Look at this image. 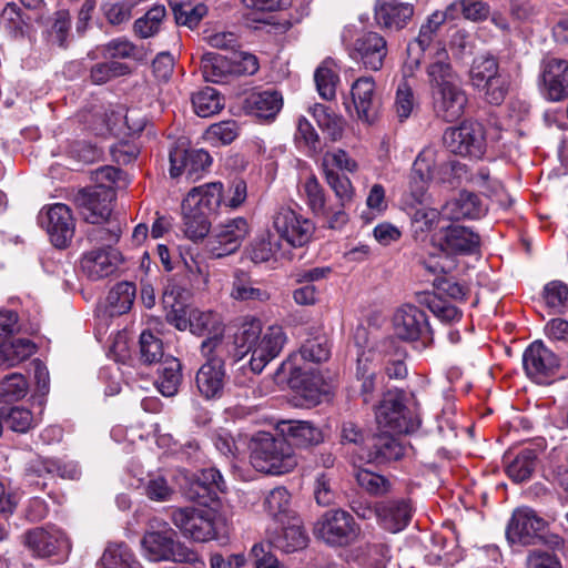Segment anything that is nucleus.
Masks as SVG:
<instances>
[{
	"mask_svg": "<svg viewBox=\"0 0 568 568\" xmlns=\"http://www.w3.org/2000/svg\"><path fill=\"white\" fill-rule=\"evenodd\" d=\"M542 80L548 97L552 101H560L568 97V61L550 58L544 62Z\"/></svg>",
	"mask_w": 568,
	"mask_h": 568,
	"instance_id": "cd10ccee",
	"label": "nucleus"
},
{
	"mask_svg": "<svg viewBox=\"0 0 568 568\" xmlns=\"http://www.w3.org/2000/svg\"><path fill=\"white\" fill-rule=\"evenodd\" d=\"M190 329L199 336L224 334V324L220 314L213 311L193 310L189 314Z\"/></svg>",
	"mask_w": 568,
	"mask_h": 568,
	"instance_id": "e433bc0d",
	"label": "nucleus"
},
{
	"mask_svg": "<svg viewBox=\"0 0 568 568\" xmlns=\"http://www.w3.org/2000/svg\"><path fill=\"white\" fill-rule=\"evenodd\" d=\"M141 547L143 556L154 562L194 564L199 560L194 550L176 539V532L169 523L156 517L149 520Z\"/></svg>",
	"mask_w": 568,
	"mask_h": 568,
	"instance_id": "7ed1b4c3",
	"label": "nucleus"
},
{
	"mask_svg": "<svg viewBox=\"0 0 568 568\" xmlns=\"http://www.w3.org/2000/svg\"><path fill=\"white\" fill-rule=\"evenodd\" d=\"M229 58L233 75L235 77L253 75L260 69L257 58L250 52L237 51L236 49Z\"/></svg>",
	"mask_w": 568,
	"mask_h": 568,
	"instance_id": "338daca9",
	"label": "nucleus"
},
{
	"mask_svg": "<svg viewBox=\"0 0 568 568\" xmlns=\"http://www.w3.org/2000/svg\"><path fill=\"white\" fill-rule=\"evenodd\" d=\"M314 531L331 546H347L357 539L361 528L348 511L331 509L321 516Z\"/></svg>",
	"mask_w": 568,
	"mask_h": 568,
	"instance_id": "0eeeda50",
	"label": "nucleus"
},
{
	"mask_svg": "<svg viewBox=\"0 0 568 568\" xmlns=\"http://www.w3.org/2000/svg\"><path fill=\"white\" fill-rule=\"evenodd\" d=\"M272 225L280 239L293 247H302L307 244L315 230L311 220L297 214L288 206H280L275 211Z\"/></svg>",
	"mask_w": 568,
	"mask_h": 568,
	"instance_id": "9d476101",
	"label": "nucleus"
},
{
	"mask_svg": "<svg viewBox=\"0 0 568 568\" xmlns=\"http://www.w3.org/2000/svg\"><path fill=\"white\" fill-rule=\"evenodd\" d=\"M501 73L498 61L493 55L477 57L471 64L470 81L474 88L484 85L488 80Z\"/></svg>",
	"mask_w": 568,
	"mask_h": 568,
	"instance_id": "8fccbe9b",
	"label": "nucleus"
},
{
	"mask_svg": "<svg viewBox=\"0 0 568 568\" xmlns=\"http://www.w3.org/2000/svg\"><path fill=\"white\" fill-rule=\"evenodd\" d=\"M287 436L292 440V445L300 447H308L318 445L323 442L322 430L310 422L295 420L288 422L286 429Z\"/></svg>",
	"mask_w": 568,
	"mask_h": 568,
	"instance_id": "79ce46f5",
	"label": "nucleus"
},
{
	"mask_svg": "<svg viewBox=\"0 0 568 568\" xmlns=\"http://www.w3.org/2000/svg\"><path fill=\"white\" fill-rule=\"evenodd\" d=\"M202 73L206 81L213 83L225 82L233 75L230 58L214 52H207L202 57Z\"/></svg>",
	"mask_w": 568,
	"mask_h": 568,
	"instance_id": "58836bf2",
	"label": "nucleus"
},
{
	"mask_svg": "<svg viewBox=\"0 0 568 568\" xmlns=\"http://www.w3.org/2000/svg\"><path fill=\"white\" fill-rule=\"evenodd\" d=\"M545 527L546 520L535 510L527 507L518 508L507 525L506 537L510 544L535 545L541 538Z\"/></svg>",
	"mask_w": 568,
	"mask_h": 568,
	"instance_id": "4468645a",
	"label": "nucleus"
},
{
	"mask_svg": "<svg viewBox=\"0 0 568 568\" xmlns=\"http://www.w3.org/2000/svg\"><path fill=\"white\" fill-rule=\"evenodd\" d=\"M100 561L102 568H140L139 564L132 559L129 548L123 544L109 546Z\"/></svg>",
	"mask_w": 568,
	"mask_h": 568,
	"instance_id": "3c124183",
	"label": "nucleus"
},
{
	"mask_svg": "<svg viewBox=\"0 0 568 568\" xmlns=\"http://www.w3.org/2000/svg\"><path fill=\"white\" fill-rule=\"evenodd\" d=\"M375 353L373 351L363 352L357 358L356 365V385L363 398L364 404H368L373 399L376 388V366L373 364Z\"/></svg>",
	"mask_w": 568,
	"mask_h": 568,
	"instance_id": "473e14b6",
	"label": "nucleus"
},
{
	"mask_svg": "<svg viewBox=\"0 0 568 568\" xmlns=\"http://www.w3.org/2000/svg\"><path fill=\"white\" fill-rule=\"evenodd\" d=\"M36 352V345L28 338H17L3 345L1 355L9 366H14L29 358Z\"/></svg>",
	"mask_w": 568,
	"mask_h": 568,
	"instance_id": "bf43d9fd",
	"label": "nucleus"
},
{
	"mask_svg": "<svg viewBox=\"0 0 568 568\" xmlns=\"http://www.w3.org/2000/svg\"><path fill=\"white\" fill-rule=\"evenodd\" d=\"M444 24L445 21L440 10H436L430 16H428L425 22L422 23L417 38L408 44V53H412V51L415 49V45L420 51H425L427 48H429V45L437 38Z\"/></svg>",
	"mask_w": 568,
	"mask_h": 568,
	"instance_id": "a19ab883",
	"label": "nucleus"
},
{
	"mask_svg": "<svg viewBox=\"0 0 568 568\" xmlns=\"http://www.w3.org/2000/svg\"><path fill=\"white\" fill-rule=\"evenodd\" d=\"M426 73L436 116L446 122L458 120L467 104V95L458 83L445 49L437 50Z\"/></svg>",
	"mask_w": 568,
	"mask_h": 568,
	"instance_id": "f257e3e1",
	"label": "nucleus"
},
{
	"mask_svg": "<svg viewBox=\"0 0 568 568\" xmlns=\"http://www.w3.org/2000/svg\"><path fill=\"white\" fill-rule=\"evenodd\" d=\"M285 342L281 326H270L262 333L261 321L256 318L244 322L234 339L239 354H251L248 365L254 374H260L267 363L278 356Z\"/></svg>",
	"mask_w": 568,
	"mask_h": 568,
	"instance_id": "f03ea898",
	"label": "nucleus"
},
{
	"mask_svg": "<svg viewBox=\"0 0 568 568\" xmlns=\"http://www.w3.org/2000/svg\"><path fill=\"white\" fill-rule=\"evenodd\" d=\"M395 335L405 342L413 343L417 349H425L434 342L426 313L415 305L399 307L393 317Z\"/></svg>",
	"mask_w": 568,
	"mask_h": 568,
	"instance_id": "423d86ee",
	"label": "nucleus"
},
{
	"mask_svg": "<svg viewBox=\"0 0 568 568\" xmlns=\"http://www.w3.org/2000/svg\"><path fill=\"white\" fill-rule=\"evenodd\" d=\"M212 159L203 149H187L183 142L170 151V174L178 178L182 174L190 181H195L207 170Z\"/></svg>",
	"mask_w": 568,
	"mask_h": 568,
	"instance_id": "2eb2a0df",
	"label": "nucleus"
},
{
	"mask_svg": "<svg viewBox=\"0 0 568 568\" xmlns=\"http://www.w3.org/2000/svg\"><path fill=\"white\" fill-rule=\"evenodd\" d=\"M316 89L324 100H333L336 95V84L339 81L338 74L326 63L318 67L314 74Z\"/></svg>",
	"mask_w": 568,
	"mask_h": 568,
	"instance_id": "680f3d73",
	"label": "nucleus"
},
{
	"mask_svg": "<svg viewBox=\"0 0 568 568\" xmlns=\"http://www.w3.org/2000/svg\"><path fill=\"white\" fill-rule=\"evenodd\" d=\"M311 110L317 125L332 141H338L342 139L345 128L343 116L336 114L328 106L320 103H316Z\"/></svg>",
	"mask_w": 568,
	"mask_h": 568,
	"instance_id": "4c0bfd02",
	"label": "nucleus"
},
{
	"mask_svg": "<svg viewBox=\"0 0 568 568\" xmlns=\"http://www.w3.org/2000/svg\"><path fill=\"white\" fill-rule=\"evenodd\" d=\"M303 192L306 196L307 205L315 214H327L329 207L325 204V192L315 175H310L303 183Z\"/></svg>",
	"mask_w": 568,
	"mask_h": 568,
	"instance_id": "4d7b16f0",
	"label": "nucleus"
},
{
	"mask_svg": "<svg viewBox=\"0 0 568 568\" xmlns=\"http://www.w3.org/2000/svg\"><path fill=\"white\" fill-rule=\"evenodd\" d=\"M230 295L232 298L242 302H265L270 298L267 291L258 287L248 273L242 270L234 272Z\"/></svg>",
	"mask_w": 568,
	"mask_h": 568,
	"instance_id": "f704fd0d",
	"label": "nucleus"
},
{
	"mask_svg": "<svg viewBox=\"0 0 568 568\" xmlns=\"http://www.w3.org/2000/svg\"><path fill=\"white\" fill-rule=\"evenodd\" d=\"M131 72L128 64L111 60L94 64L90 71V79L94 84H103L113 78L126 75Z\"/></svg>",
	"mask_w": 568,
	"mask_h": 568,
	"instance_id": "6e6d98bb",
	"label": "nucleus"
},
{
	"mask_svg": "<svg viewBox=\"0 0 568 568\" xmlns=\"http://www.w3.org/2000/svg\"><path fill=\"white\" fill-rule=\"evenodd\" d=\"M170 518L185 538L195 542L216 539L223 525V518L212 508H174Z\"/></svg>",
	"mask_w": 568,
	"mask_h": 568,
	"instance_id": "39448f33",
	"label": "nucleus"
},
{
	"mask_svg": "<svg viewBox=\"0 0 568 568\" xmlns=\"http://www.w3.org/2000/svg\"><path fill=\"white\" fill-rule=\"evenodd\" d=\"M295 141L300 146H304L311 155L318 154L323 150L318 133L304 116H300L297 120Z\"/></svg>",
	"mask_w": 568,
	"mask_h": 568,
	"instance_id": "603ef678",
	"label": "nucleus"
},
{
	"mask_svg": "<svg viewBox=\"0 0 568 568\" xmlns=\"http://www.w3.org/2000/svg\"><path fill=\"white\" fill-rule=\"evenodd\" d=\"M282 106V94L271 89L250 93L243 103L248 114L264 120L274 119Z\"/></svg>",
	"mask_w": 568,
	"mask_h": 568,
	"instance_id": "c85d7f7f",
	"label": "nucleus"
},
{
	"mask_svg": "<svg viewBox=\"0 0 568 568\" xmlns=\"http://www.w3.org/2000/svg\"><path fill=\"white\" fill-rule=\"evenodd\" d=\"M271 545L283 552L291 554L301 550L307 546L308 536L304 529L300 517L292 516L283 521L280 532L271 534L268 537Z\"/></svg>",
	"mask_w": 568,
	"mask_h": 568,
	"instance_id": "393cba45",
	"label": "nucleus"
},
{
	"mask_svg": "<svg viewBox=\"0 0 568 568\" xmlns=\"http://www.w3.org/2000/svg\"><path fill=\"white\" fill-rule=\"evenodd\" d=\"M164 354L163 343L151 332H143L140 336L141 361L145 364L158 363Z\"/></svg>",
	"mask_w": 568,
	"mask_h": 568,
	"instance_id": "69168bd1",
	"label": "nucleus"
},
{
	"mask_svg": "<svg viewBox=\"0 0 568 568\" xmlns=\"http://www.w3.org/2000/svg\"><path fill=\"white\" fill-rule=\"evenodd\" d=\"M476 89L484 93V98L489 104L499 105L508 93L509 80L506 74L499 73Z\"/></svg>",
	"mask_w": 568,
	"mask_h": 568,
	"instance_id": "052dcab7",
	"label": "nucleus"
},
{
	"mask_svg": "<svg viewBox=\"0 0 568 568\" xmlns=\"http://www.w3.org/2000/svg\"><path fill=\"white\" fill-rule=\"evenodd\" d=\"M225 488V481L221 473L216 468L211 467L202 469L196 475L186 496L191 500L205 503L212 498V495H216L217 491H224Z\"/></svg>",
	"mask_w": 568,
	"mask_h": 568,
	"instance_id": "7c9ffc66",
	"label": "nucleus"
},
{
	"mask_svg": "<svg viewBox=\"0 0 568 568\" xmlns=\"http://www.w3.org/2000/svg\"><path fill=\"white\" fill-rule=\"evenodd\" d=\"M181 363L176 358H168L158 371L155 386L165 397L174 396L182 383Z\"/></svg>",
	"mask_w": 568,
	"mask_h": 568,
	"instance_id": "c9c22d12",
	"label": "nucleus"
},
{
	"mask_svg": "<svg viewBox=\"0 0 568 568\" xmlns=\"http://www.w3.org/2000/svg\"><path fill=\"white\" fill-rule=\"evenodd\" d=\"M527 376L538 384H548L559 371V359L541 341L532 342L523 354Z\"/></svg>",
	"mask_w": 568,
	"mask_h": 568,
	"instance_id": "f8f14e48",
	"label": "nucleus"
},
{
	"mask_svg": "<svg viewBox=\"0 0 568 568\" xmlns=\"http://www.w3.org/2000/svg\"><path fill=\"white\" fill-rule=\"evenodd\" d=\"M444 144L455 154L479 159L486 148L484 126L479 122L464 121L459 126L448 128Z\"/></svg>",
	"mask_w": 568,
	"mask_h": 568,
	"instance_id": "1a4fd4ad",
	"label": "nucleus"
},
{
	"mask_svg": "<svg viewBox=\"0 0 568 568\" xmlns=\"http://www.w3.org/2000/svg\"><path fill=\"white\" fill-rule=\"evenodd\" d=\"M263 507L275 519L283 521V518L292 517L290 515L291 495L283 486L275 487L265 495Z\"/></svg>",
	"mask_w": 568,
	"mask_h": 568,
	"instance_id": "c03bdc74",
	"label": "nucleus"
},
{
	"mask_svg": "<svg viewBox=\"0 0 568 568\" xmlns=\"http://www.w3.org/2000/svg\"><path fill=\"white\" fill-rule=\"evenodd\" d=\"M39 222L45 227L55 247L64 248L69 245L74 235V220L68 205H51L47 212H40Z\"/></svg>",
	"mask_w": 568,
	"mask_h": 568,
	"instance_id": "f3484780",
	"label": "nucleus"
},
{
	"mask_svg": "<svg viewBox=\"0 0 568 568\" xmlns=\"http://www.w3.org/2000/svg\"><path fill=\"white\" fill-rule=\"evenodd\" d=\"M114 197L113 187L102 185L80 190L74 196V202L88 223L100 224L111 215Z\"/></svg>",
	"mask_w": 568,
	"mask_h": 568,
	"instance_id": "9b49d317",
	"label": "nucleus"
},
{
	"mask_svg": "<svg viewBox=\"0 0 568 568\" xmlns=\"http://www.w3.org/2000/svg\"><path fill=\"white\" fill-rule=\"evenodd\" d=\"M487 212L486 205L473 192L462 191L456 197L447 201L440 210L442 217L449 221L463 219L477 220Z\"/></svg>",
	"mask_w": 568,
	"mask_h": 568,
	"instance_id": "5701e85b",
	"label": "nucleus"
},
{
	"mask_svg": "<svg viewBox=\"0 0 568 568\" xmlns=\"http://www.w3.org/2000/svg\"><path fill=\"white\" fill-rule=\"evenodd\" d=\"M26 377L18 373L6 376L0 382V402L10 403L23 398L28 393Z\"/></svg>",
	"mask_w": 568,
	"mask_h": 568,
	"instance_id": "864d4df0",
	"label": "nucleus"
},
{
	"mask_svg": "<svg viewBox=\"0 0 568 568\" xmlns=\"http://www.w3.org/2000/svg\"><path fill=\"white\" fill-rule=\"evenodd\" d=\"M166 10L164 6L152 7L143 17L136 19L133 23L134 34L141 39H148L156 34L161 23L165 18Z\"/></svg>",
	"mask_w": 568,
	"mask_h": 568,
	"instance_id": "de8ad7c7",
	"label": "nucleus"
},
{
	"mask_svg": "<svg viewBox=\"0 0 568 568\" xmlns=\"http://www.w3.org/2000/svg\"><path fill=\"white\" fill-rule=\"evenodd\" d=\"M415 105L416 102L413 89L407 83V81H400L396 89V97L394 103L396 115L400 122L409 118Z\"/></svg>",
	"mask_w": 568,
	"mask_h": 568,
	"instance_id": "e2e57ef3",
	"label": "nucleus"
},
{
	"mask_svg": "<svg viewBox=\"0 0 568 568\" xmlns=\"http://www.w3.org/2000/svg\"><path fill=\"white\" fill-rule=\"evenodd\" d=\"M384 430L374 435L365 448H361L358 456L367 463L383 465L398 460L404 456L405 448L397 438Z\"/></svg>",
	"mask_w": 568,
	"mask_h": 568,
	"instance_id": "aec40b11",
	"label": "nucleus"
},
{
	"mask_svg": "<svg viewBox=\"0 0 568 568\" xmlns=\"http://www.w3.org/2000/svg\"><path fill=\"white\" fill-rule=\"evenodd\" d=\"M303 359L312 363H322L331 356V344L325 334H318L307 338L300 348Z\"/></svg>",
	"mask_w": 568,
	"mask_h": 568,
	"instance_id": "09e8293b",
	"label": "nucleus"
},
{
	"mask_svg": "<svg viewBox=\"0 0 568 568\" xmlns=\"http://www.w3.org/2000/svg\"><path fill=\"white\" fill-rule=\"evenodd\" d=\"M325 179L327 184L334 191L342 207L352 203L354 197V187L346 175L339 174L331 169H325Z\"/></svg>",
	"mask_w": 568,
	"mask_h": 568,
	"instance_id": "13d9d810",
	"label": "nucleus"
},
{
	"mask_svg": "<svg viewBox=\"0 0 568 568\" xmlns=\"http://www.w3.org/2000/svg\"><path fill=\"white\" fill-rule=\"evenodd\" d=\"M386 39L375 31H365L349 47V57L371 71H379L387 57Z\"/></svg>",
	"mask_w": 568,
	"mask_h": 568,
	"instance_id": "ddd939ff",
	"label": "nucleus"
},
{
	"mask_svg": "<svg viewBox=\"0 0 568 568\" xmlns=\"http://www.w3.org/2000/svg\"><path fill=\"white\" fill-rule=\"evenodd\" d=\"M537 454L534 449H521L506 467L508 476L516 483L529 479L535 471Z\"/></svg>",
	"mask_w": 568,
	"mask_h": 568,
	"instance_id": "ea45409f",
	"label": "nucleus"
},
{
	"mask_svg": "<svg viewBox=\"0 0 568 568\" xmlns=\"http://www.w3.org/2000/svg\"><path fill=\"white\" fill-rule=\"evenodd\" d=\"M135 285L131 282L118 283L108 294V303L114 314H124L131 310L135 298Z\"/></svg>",
	"mask_w": 568,
	"mask_h": 568,
	"instance_id": "49530a36",
	"label": "nucleus"
},
{
	"mask_svg": "<svg viewBox=\"0 0 568 568\" xmlns=\"http://www.w3.org/2000/svg\"><path fill=\"white\" fill-rule=\"evenodd\" d=\"M378 426L396 434H408L416 430L419 420L404 404L402 393L388 392L375 408Z\"/></svg>",
	"mask_w": 568,
	"mask_h": 568,
	"instance_id": "6e6552de",
	"label": "nucleus"
},
{
	"mask_svg": "<svg viewBox=\"0 0 568 568\" xmlns=\"http://www.w3.org/2000/svg\"><path fill=\"white\" fill-rule=\"evenodd\" d=\"M412 509L405 500H387L376 506V516L385 529L396 532L405 528Z\"/></svg>",
	"mask_w": 568,
	"mask_h": 568,
	"instance_id": "2f4dec72",
	"label": "nucleus"
},
{
	"mask_svg": "<svg viewBox=\"0 0 568 568\" xmlns=\"http://www.w3.org/2000/svg\"><path fill=\"white\" fill-rule=\"evenodd\" d=\"M223 184L221 182L206 183L193 187L184 199L187 206L192 204L202 212L213 215L217 212L221 205H224Z\"/></svg>",
	"mask_w": 568,
	"mask_h": 568,
	"instance_id": "c756f323",
	"label": "nucleus"
},
{
	"mask_svg": "<svg viewBox=\"0 0 568 568\" xmlns=\"http://www.w3.org/2000/svg\"><path fill=\"white\" fill-rule=\"evenodd\" d=\"M211 215L183 200L182 202V229L186 237L192 241L203 240L211 229Z\"/></svg>",
	"mask_w": 568,
	"mask_h": 568,
	"instance_id": "72a5a7b5",
	"label": "nucleus"
},
{
	"mask_svg": "<svg viewBox=\"0 0 568 568\" xmlns=\"http://www.w3.org/2000/svg\"><path fill=\"white\" fill-rule=\"evenodd\" d=\"M415 8L409 2L399 0H376L374 19L376 23L387 30L399 31L412 20Z\"/></svg>",
	"mask_w": 568,
	"mask_h": 568,
	"instance_id": "4be33fe9",
	"label": "nucleus"
},
{
	"mask_svg": "<svg viewBox=\"0 0 568 568\" xmlns=\"http://www.w3.org/2000/svg\"><path fill=\"white\" fill-rule=\"evenodd\" d=\"M26 546L40 558L58 556L62 559L70 551L65 534L58 528H36L24 535Z\"/></svg>",
	"mask_w": 568,
	"mask_h": 568,
	"instance_id": "a211bd4d",
	"label": "nucleus"
},
{
	"mask_svg": "<svg viewBox=\"0 0 568 568\" xmlns=\"http://www.w3.org/2000/svg\"><path fill=\"white\" fill-rule=\"evenodd\" d=\"M250 233V225L244 217H236L220 225L207 241L210 253L221 258L233 254Z\"/></svg>",
	"mask_w": 568,
	"mask_h": 568,
	"instance_id": "dca6fc26",
	"label": "nucleus"
},
{
	"mask_svg": "<svg viewBox=\"0 0 568 568\" xmlns=\"http://www.w3.org/2000/svg\"><path fill=\"white\" fill-rule=\"evenodd\" d=\"M121 255L110 245L91 250L81 258L82 272L92 281L112 275L119 267Z\"/></svg>",
	"mask_w": 568,
	"mask_h": 568,
	"instance_id": "412c9836",
	"label": "nucleus"
},
{
	"mask_svg": "<svg viewBox=\"0 0 568 568\" xmlns=\"http://www.w3.org/2000/svg\"><path fill=\"white\" fill-rule=\"evenodd\" d=\"M351 97L357 119L372 124L376 121L379 110V99L373 77H361L351 87Z\"/></svg>",
	"mask_w": 568,
	"mask_h": 568,
	"instance_id": "6ab92c4d",
	"label": "nucleus"
},
{
	"mask_svg": "<svg viewBox=\"0 0 568 568\" xmlns=\"http://www.w3.org/2000/svg\"><path fill=\"white\" fill-rule=\"evenodd\" d=\"M174 18L178 24L196 27L203 17L207 13V8L203 3L192 6L191 3L176 4L173 8Z\"/></svg>",
	"mask_w": 568,
	"mask_h": 568,
	"instance_id": "0e129e2a",
	"label": "nucleus"
},
{
	"mask_svg": "<svg viewBox=\"0 0 568 568\" xmlns=\"http://www.w3.org/2000/svg\"><path fill=\"white\" fill-rule=\"evenodd\" d=\"M542 297L548 307L560 311L568 301V285L561 281H551L545 285Z\"/></svg>",
	"mask_w": 568,
	"mask_h": 568,
	"instance_id": "774afa93",
	"label": "nucleus"
},
{
	"mask_svg": "<svg viewBox=\"0 0 568 568\" xmlns=\"http://www.w3.org/2000/svg\"><path fill=\"white\" fill-rule=\"evenodd\" d=\"M192 104L199 116L209 118L223 109V99L215 89L206 87L193 94Z\"/></svg>",
	"mask_w": 568,
	"mask_h": 568,
	"instance_id": "a18cd8bd",
	"label": "nucleus"
},
{
	"mask_svg": "<svg viewBox=\"0 0 568 568\" xmlns=\"http://www.w3.org/2000/svg\"><path fill=\"white\" fill-rule=\"evenodd\" d=\"M0 415L7 426L17 433H27L34 426V418L31 410L14 406L1 409Z\"/></svg>",
	"mask_w": 568,
	"mask_h": 568,
	"instance_id": "5fc2aeb1",
	"label": "nucleus"
},
{
	"mask_svg": "<svg viewBox=\"0 0 568 568\" xmlns=\"http://www.w3.org/2000/svg\"><path fill=\"white\" fill-rule=\"evenodd\" d=\"M250 449L251 464L261 473L282 475L297 465L292 444L284 436L260 432L252 437Z\"/></svg>",
	"mask_w": 568,
	"mask_h": 568,
	"instance_id": "20e7f679",
	"label": "nucleus"
},
{
	"mask_svg": "<svg viewBox=\"0 0 568 568\" xmlns=\"http://www.w3.org/2000/svg\"><path fill=\"white\" fill-rule=\"evenodd\" d=\"M197 392L205 399L221 398L225 386L223 361L205 362L195 375Z\"/></svg>",
	"mask_w": 568,
	"mask_h": 568,
	"instance_id": "b1692460",
	"label": "nucleus"
},
{
	"mask_svg": "<svg viewBox=\"0 0 568 568\" xmlns=\"http://www.w3.org/2000/svg\"><path fill=\"white\" fill-rule=\"evenodd\" d=\"M189 292L175 284H169L162 296V303L165 311L168 323L172 324L179 331L190 327L189 315L186 311V297Z\"/></svg>",
	"mask_w": 568,
	"mask_h": 568,
	"instance_id": "a878e982",
	"label": "nucleus"
},
{
	"mask_svg": "<svg viewBox=\"0 0 568 568\" xmlns=\"http://www.w3.org/2000/svg\"><path fill=\"white\" fill-rule=\"evenodd\" d=\"M105 58L114 59H132L143 61L146 59V50L144 47L134 44L126 38H116L108 42L102 50Z\"/></svg>",
	"mask_w": 568,
	"mask_h": 568,
	"instance_id": "37998d69",
	"label": "nucleus"
},
{
	"mask_svg": "<svg viewBox=\"0 0 568 568\" xmlns=\"http://www.w3.org/2000/svg\"><path fill=\"white\" fill-rule=\"evenodd\" d=\"M480 239L470 229L453 225L440 239V248L446 254H474L478 252Z\"/></svg>",
	"mask_w": 568,
	"mask_h": 568,
	"instance_id": "bb28decb",
	"label": "nucleus"
}]
</instances>
